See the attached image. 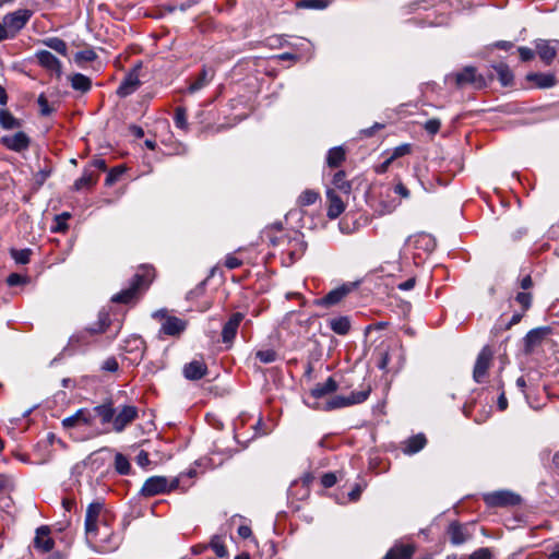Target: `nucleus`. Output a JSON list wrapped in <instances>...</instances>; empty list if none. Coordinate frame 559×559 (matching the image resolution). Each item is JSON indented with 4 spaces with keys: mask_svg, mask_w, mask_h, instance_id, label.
Segmentation results:
<instances>
[{
    "mask_svg": "<svg viewBox=\"0 0 559 559\" xmlns=\"http://www.w3.org/2000/svg\"><path fill=\"white\" fill-rule=\"evenodd\" d=\"M174 121L177 128L186 130L188 128L187 110L183 107H177L174 115Z\"/></svg>",
    "mask_w": 559,
    "mask_h": 559,
    "instance_id": "46",
    "label": "nucleus"
},
{
    "mask_svg": "<svg viewBox=\"0 0 559 559\" xmlns=\"http://www.w3.org/2000/svg\"><path fill=\"white\" fill-rule=\"evenodd\" d=\"M345 159V151L341 146L331 148L326 155V164L330 167H337Z\"/></svg>",
    "mask_w": 559,
    "mask_h": 559,
    "instance_id": "36",
    "label": "nucleus"
},
{
    "mask_svg": "<svg viewBox=\"0 0 559 559\" xmlns=\"http://www.w3.org/2000/svg\"><path fill=\"white\" fill-rule=\"evenodd\" d=\"M103 508L104 504L99 501L88 504L85 514V534L93 535V526H97L99 523L105 521L104 519H100Z\"/></svg>",
    "mask_w": 559,
    "mask_h": 559,
    "instance_id": "15",
    "label": "nucleus"
},
{
    "mask_svg": "<svg viewBox=\"0 0 559 559\" xmlns=\"http://www.w3.org/2000/svg\"><path fill=\"white\" fill-rule=\"evenodd\" d=\"M415 278L414 277H411L408 278L407 281L403 282V283H400L397 285V288L401 289V290H411L414 288L415 286Z\"/></svg>",
    "mask_w": 559,
    "mask_h": 559,
    "instance_id": "63",
    "label": "nucleus"
},
{
    "mask_svg": "<svg viewBox=\"0 0 559 559\" xmlns=\"http://www.w3.org/2000/svg\"><path fill=\"white\" fill-rule=\"evenodd\" d=\"M380 359L378 361V368L381 370H386L390 364V352L389 349H380L379 352Z\"/></svg>",
    "mask_w": 559,
    "mask_h": 559,
    "instance_id": "52",
    "label": "nucleus"
},
{
    "mask_svg": "<svg viewBox=\"0 0 559 559\" xmlns=\"http://www.w3.org/2000/svg\"><path fill=\"white\" fill-rule=\"evenodd\" d=\"M29 16L31 14L26 10L7 14L3 17V24L7 27L9 36H15V34L25 26V24L29 20Z\"/></svg>",
    "mask_w": 559,
    "mask_h": 559,
    "instance_id": "9",
    "label": "nucleus"
},
{
    "mask_svg": "<svg viewBox=\"0 0 559 559\" xmlns=\"http://www.w3.org/2000/svg\"><path fill=\"white\" fill-rule=\"evenodd\" d=\"M38 105L40 106V111L44 116H48L51 112V109L48 106V100L44 95L38 97Z\"/></svg>",
    "mask_w": 559,
    "mask_h": 559,
    "instance_id": "61",
    "label": "nucleus"
},
{
    "mask_svg": "<svg viewBox=\"0 0 559 559\" xmlns=\"http://www.w3.org/2000/svg\"><path fill=\"white\" fill-rule=\"evenodd\" d=\"M23 282L24 278L17 273H11L7 278V283L9 286H16L22 284Z\"/></svg>",
    "mask_w": 559,
    "mask_h": 559,
    "instance_id": "60",
    "label": "nucleus"
},
{
    "mask_svg": "<svg viewBox=\"0 0 559 559\" xmlns=\"http://www.w3.org/2000/svg\"><path fill=\"white\" fill-rule=\"evenodd\" d=\"M119 369V364L115 357H108L102 365V370L116 372Z\"/></svg>",
    "mask_w": 559,
    "mask_h": 559,
    "instance_id": "51",
    "label": "nucleus"
},
{
    "mask_svg": "<svg viewBox=\"0 0 559 559\" xmlns=\"http://www.w3.org/2000/svg\"><path fill=\"white\" fill-rule=\"evenodd\" d=\"M329 326L334 333L338 335H346L349 332L352 324L348 317L341 316L330 319Z\"/></svg>",
    "mask_w": 559,
    "mask_h": 559,
    "instance_id": "32",
    "label": "nucleus"
},
{
    "mask_svg": "<svg viewBox=\"0 0 559 559\" xmlns=\"http://www.w3.org/2000/svg\"><path fill=\"white\" fill-rule=\"evenodd\" d=\"M336 476L335 474L333 473H325L322 477H321V484L323 485V487L325 488H330L332 486H334L336 484Z\"/></svg>",
    "mask_w": 559,
    "mask_h": 559,
    "instance_id": "56",
    "label": "nucleus"
},
{
    "mask_svg": "<svg viewBox=\"0 0 559 559\" xmlns=\"http://www.w3.org/2000/svg\"><path fill=\"white\" fill-rule=\"evenodd\" d=\"M0 141L7 148L14 152L25 151L29 146V138L22 131L4 135Z\"/></svg>",
    "mask_w": 559,
    "mask_h": 559,
    "instance_id": "17",
    "label": "nucleus"
},
{
    "mask_svg": "<svg viewBox=\"0 0 559 559\" xmlns=\"http://www.w3.org/2000/svg\"><path fill=\"white\" fill-rule=\"evenodd\" d=\"M409 153H411V145H409V144H402V145H400V146H396V147L393 150V152H392V154H391L390 158H391L392 160H394V159H396V158H399V157H402V156H404V155H406V154H409Z\"/></svg>",
    "mask_w": 559,
    "mask_h": 559,
    "instance_id": "50",
    "label": "nucleus"
},
{
    "mask_svg": "<svg viewBox=\"0 0 559 559\" xmlns=\"http://www.w3.org/2000/svg\"><path fill=\"white\" fill-rule=\"evenodd\" d=\"M55 542L50 536L49 526L43 525L36 530V534L33 540L34 549L44 555L52 550Z\"/></svg>",
    "mask_w": 559,
    "mask_h": 559,
    "instance_id": "11",
    "label": "nucleus"
},
{
    "mask_svg": "<svg viewBox=\"0 0 559 559\" xmlns=\"http://www.w3.org/2000/svg\"><path fill=\"white\" fill-rule=\"evenodd\" d=\"M251 534H252V531L248 525H240L238 527V535L241 538H249L251 536Z\"/></svg>",
    "mask_w": 559,
    "mask_h": 559,
    "instance_id": "64",
    "label": "nucleus"
},
{
    "mask_svg": "<svg viewBox=\"0 0 559 559\" xmlns=\"http://www.w3.org/2000/svg\"><path fill=\"white\" fill-rule=\"evenodd\" d=\"M144 341L141 336H130L123 342L122 349L126 353L133 354V360H140L144 353Z\"/></svg>",
    "mask_w": 559,
    "mask_h": 559,
    "instance_id": "23",
    "label": "nucleus"
},
{
    "mask_svg": "<svg viewBox=\"0 0 559 559\" xmlns=\"http://www.w3.org/2000/svg\"><path fill=\"white\" fill-rule=\"evenodd\" d=\"M325 194L328 203L326 215L330 219H335L345 211V202L335 189L328 188Z\"/></svg>",
    "mask_w": 559,
    "mask_h": 559,
    "instance_id": "12",
    "label": "nucleus"
},
{
    "mask_svg": "<svg viewBox=\"0 0 559 559\" xmlns=\"http://www.w3.org/2000/svg\"><path fill=\"white\" fill-rule=\"evenodd\" d=\"M455 83L459 87L471 85L474 88H483L486 86V80L481 74H478L473 67H466L462 71L453 75Z\"/></svg>",
    "mask_w": 559,
    "mask_h": 559,
    "instance_id": "6",
    "label": "nucleus"
},
{
    "mask_svg": "<svg viewBox=\"0 0 559 559\" xmlns=\"http://www.w3.org/2000/svg\"><path fill=\"white\" fill-rule=\"evenodd\" d=\"M115 468L121 475H128L130 473V462L122 453H117L115 455Z\"/></svg>",
    "mask_w": 559,
    "mask_h": 559,
    "instance_id": "41",
    "label": "nucleus"
},
{
    "mask_svg": "<svg viewBox=\"0 0 559 559\" xmlns=\"http://www.w3.org/2000/svg\"><path fill=\"white\" fill-rule=\"evenodd\" d=\"M0 126L3 129H14L20 127V123L9 111L0 110Z\"/></svg>",
    "mask_w": 559,
    "mask_h": 559,
    "instance_id": "42",
    "label": "nucleus"
},
{
    "mask_svg": "<svg viewBox=\"0 0 559 559\" xmlns=\"http://www.w3.org/2000/svg\"><path fill=\"white\" fill-rule=\"evenodd\" d=\"M353 287V284H343L342 286L329 292L318 301V304L325 307L334 306L342 301L349 294Z\"/></svg>",
    "mask_w": 559,
    "mask_h": 559,
    "instance_id": "18",
    "label": "nucleus"
},
{
    "mask_svg": "<svg viewBox=\"0 0 559 559\" xmlns=\"http://www.w3.org/2000/svg\"><path fill=\"white\" fill-rule=\"evenodd\" d=\"M93 535L85 534L90 544L98 547L102 551L108 552L118 548L120 537L115 534L106 521L93 526Z\"/></svg>",
    "mask_w": 559,
    "mask_h": 559,
    "instance_id": "2",
    "label": "nucleus"
},
{
    "mask_svg": "<svg viewBox=\"0 0 559 559\" xmlns=\"http://www.w3.org/2000/svg\"><path fill=\"white\" fill-rule=\"evenodd\" d=\"M394 192L405 199L409 197V190L402 182L395 185Z\"/></svg>",
    "mask_w": 559,
    "mask_h": 559,
    "instance_id": "62",
    "label": "nucleus"
},
{
    "mask_svg": "<svg viewBox=\"0 0 559 559\" xmlns=\"http://www.w3.org/2000/svg\"><path fill=\"white\" fill-rule=\"evenodd\" d=\"M38 63L47 71L60 78L62 74V67L60 60L48 50H39L36 52Z\"/></svg>",
    "mask_w": 559,
    "mask_h": 559,
    "instance_id": "16",
    "label": "nucleus"
},
{
    "mask_svg": "<svg viewBox=\"0 0 559 559\" xmlns=\"http://www.w3.org/2000/svg\"><path fill=\"white\" fill-rule=\"evenodd\" d=\"M10 254L17 264H27L31 260L32 249H11Z\"/></svg>",
    "mask_w": 559,
    "mask_h": 559,
    "instance_id": "38",
    "label": "nucleus"
},
{
    "mask_svg": "<svg viewBox=\"0 0 559 559\" xmlns=\"http://www.w3.org/2000/svg\"><path fill=\"white\" fill-rule=\"evenodd\" d=\"M535 49L545 64H550L559 52V40L557 39H537Z\"/></svg>",
    "mask_w": 559,
    "mask_h": 559,
    "instance_id": "8",
    "label": "nucleus"
},
{
    "mask_svg": "<svg viewBox=\"0 0 559 559\" xmlns=\"http://www.w3.org/2000/svg\"><path fill=\"white\" fill-rule=\"evenodd\" d=\"M414 551L415 547L411 544L395 545L388 551L383 559H411Z\"/></svg>",
    "mask_w": 559,
    "mask_h": 559,
    "instance_id": "30",
    "label": "nucleus"
},
{
    "mask_svg": "<svg viewBox=\"0 0 559 559\" xmlns=\"http://www.w3.org/2000/svg\"><path fill=\"white\" fill-rule=\"evenodd\" d=\"M492 554L489 548H479L475 550L469 559H491Z\"/></svg>",
    "mask_w": 559,
    "mask_h": 559,
    "instance_id": "53",
    "label": "nucleus"
},
{
    "mask_svg": "<svg viewBox=\"0 0 559 559\" xmlns=\"http://www.w3.org/2000/svg\"><path fill=\"white\" fill-rule=\"evenodd\" d=\"M207 367L203 360H192L183 367V376L188 380H199L206 374Z\"/></svg>",
    "mask_w": 559,
    "mask_h": 559,
    "instance_id": "22",
    "label": "nucleus"
},
{
    "mask_svg": "<svg viewBox=\"0 0 559 559\" xmlns=\"http://www.w3.org/2000/svg\"><path fill=\"white\" fill-rule=\"evenodd\" d=\"M498 80L503 86H509L513 82V73L506 63L493 66Z\"/></svg>",
    "mask_w": 559,
    "mask_h": 559,
    "instance_id": "35",
    "label": "nucleus"
},
{
    "mask_svg": "<svg viewBox=\"0 0 559 559\" xmlns=\"http://www.w3.org/2000/svg\"><path fill=\"white\" fill-rule=\"evenodd\" d=\"M97 180L98 175L94 170L85 168L82 176L75 180L73 188L76 191L88 190L97 182Z\"/></svg>",
    "mask_w": 559,
    "mask_h": 559,
    "instance_id": "26",
    "label": "nucleus"
},
{
    "mask_svg": "<svg viewBox=\"0 0 559 559\" xmlns=\"http://www.w3.org/2000/svg\"><path fill=\"white\" fill-rule=\"evenodd\" d=\"M44 44L56 52L67 56L68 47L64 40L58 37H51L44 40Z\"/></svg>",
    "mask_w": 559,
    "mask_h": 559,
    "instance_id": "39",
    "label": "nucleus"
},
{
    "mask_svg": "<svg viewBox=\"0 0 559 559\" xmlns=\"http://www.w3.org/2000/svg\"><path fill=\"white\" fill-rule=\"evenodd\" d=\"M274 245H282L286 241V238H281L278 242L272 240ZM288 248L284 252L288 255L290 262L299 259L306 250V245L299 236L292 239H287Z\"/></svg>",
    "mask_w": 559,
    "mask_h": 559,
    "instance_id": "19",
    "label": "nucleus"
},
{
    "mask_svg": "<svg viewBox=\"0 0 559 559\" xmlns=\"http://www.w3.org/2000/svg\"><path fill=\"white\" fill-rule=\"evenodd\" d=\"M416 243L427 251H431L436 247L435 239L428 234H419L416 236Z\"/></svg>",
    "mask_w": 559,
    "mask_h": 559,
    "instance_id": "47",
    "label": "nucleus"
},
{
    "mask_svg": "<svg viewBox=\"0 0 559 559\" xmlns=\"http://www.w3.org/2000/svg\"><path fill=\"white\" fill-rule=\"evenodd\" d=\"M519 53L522 61H530L534 58V51L528 47H519Z\"/></svg>",
    "mask_w": 559,
    "mask_h": 559,
    "instance_id": "59",
    "label": "nucleus"
},
{
    "mask_svg": "<svg viewBox=\"0 0 559 559\" xmlns=\"http://www.w3.org/2000/svg\"><path fill=\"white\" fill-rule=\"evenodd\" d=\"M255 357L263 364H271L277 359V353L272 348L260 349L255 353Z\"/></svg>",
    "mask_w": 559,
    "mask_h": 559,
    "instance_id": "45",
    "label": "nucleus"
},
{
    "mask_svg": "<svg viewBox=\"0 0 559 559\" xmlns=\"http://www.w3.org/2000/svg\"><path fill=\"white\" fill-rule=\"evenodd\" d=\"M92 419H93V417H92V414L90 413V411L81 408V409L76 411L75 414H73L69 417H66L62 420V426L66 429H71V428L80 427V426H90L92 424Z\"/></svg>",
    "mask_w": 559,
    "mask_h": 559,
    "instance_id": "21",
    "label": "nucleus"
},
{
    "mask_svg": "<svg viewBox=\"0 0 559 559\" xmlns=\"http://www.w3.org/2000/svg\"><path fill=\"white\" fill-rule=\"evenodd\" d=\"M320 198L319 192L316 190H305L298 198V204L300 206H309L314 204Z\"/></svg>",
    "mask_w": 559,
    "mask_h": 559,
    "instance_id": "40",
    "label": "nucleus"
},
{
    "mask_svg": "<svg viewBox=\"0 0 559 559\" xmlns=\"http://www.w3.org/2000/svg\"><path fill=\"white\" fill-rule=\"evenodd\" d=\"M97 58V55L94 50L92 49H86V50H82V51H79L76 55H75V59L78 61H87V62H91V61H94L95 59Z\"/></svg>",
    "mask_w": 559,
    "mask_h": 559,
    "instance_id": "48",
    "label": "nucleus"
},
{
    "mask_svg": "<svg viewBox=\"0 0 559 559\" xmlns=\"http://www.w3.org/2000/svg\"><path fill=\"white\" fill-rule=\"evenodd\" d=\"M544 335L545 332L542 329L531 330L525 336L526 350L531 352L536 345H538L542 342Z\"/></svg>",
    "mask_w": 559,
    "mask_h": 559,
    "instance_id": "37",
    "label": "nucleus"
},
{
    "mask_svg": "<svg viewBox=\"0 0 559 559\" xmlns=\"http://www.w3.org/2000/svg\"><path fill=\"white\" fill-rule=\"evenodd\" d=\"M441 127V122L438 119H429L425 123V129L430 134H436Z\"/></svg>",
    "mask_w": 559,
    "mask_h": 559,
    "instance_id": "55",
    "label": "nucleus"
},
{
    "mask_svg": "<svg viewBox=\"0 0 559 559\" xmlns=\"http://www.w3.org/2000/svg\"><path fill=\"white\" fill-rule=\"evenodd\" d=\"M154 278V269L147 265H143L139 269V271L132 277L130 286L127 289L121 290L120 293L114 295L111 297V301L128 304L136 295L145 290Z\"/></svg>",
    "mask_w": 559,
    "mask_h": 559,
    "instance_id": "1",
    "label": "nucleus"
},
{
    "mask_svg": "<svg viewBox=\"0 0 559 559\" xmlns=\"http://www.w3.org/2000/svg\"><path fill=\"white\" fill-rule=\"evenodd\" d=\"M426 443V437L423 433H418L404 441L402 450L405 454L413 455L424 449Z\"/></svg>",
    "mask_w": 559,
    "mask_h": 559,
    "instance_id": "27",
    "label": "nucleus"
},
{
    "mask_svg": "<svg viewBox=\"0 0 559 559\" xmlns=\"http://www.w3.org/2000/svg\"><path fill=\"white\" fill-rule=\"evenodd\" d=\"M515 300L522 306L523 310L526 311L532 304V296L530 293H519Z\"/></svg>",
    "mask_w": 559,
    "mask_h": 559,
    "instance_id": "49",
    "label": "nucleus"
},
{
    "mask_svg": "<svg viewBox=\"0 0 559 559\" xmlns=\"http://www.w3.org/2000/svg\"><path fill=\"white\" fill-rule=\"evenodd\" d=\"M369 393L370 389H366L358 392H352L348 396L336 395L330 399L321 408L323 411H332L359 404L368 399Z\"/></svg>",
    "mask_w": 559,
    "mask_h": 559,
    "instance_id": "5",
    "label": "nucleus"
},
{
    "mask_svg": "<svg viewBox=\"0 0 559 559\" xmlns=\"http://www.w3.org/2000/svg\"><path fill=\"white\" fill-rule=\"evenodd\" d=\"M211 548L219 558H225L228 556L227 549L225 547L224 540L221 536H214L210 543Z\"/></svg>",
    "mask_w": 559,
    "mask_h": 559,
    "instance_id": "43",
    "label": "nucleus"
},
{
    "mask_svg": "<svg viewBox=\"0 0 559 559\" xmlns=\"http://www.w3.org/2000/svg\"><path fill=\"white\" fill-rule=\"evenodd\" d=\"M493 353L489 346H484L479 352L473 371V378L477 383H481L490 367Z\"/></svg>",
    "mask_w": 559,
    "mask_h": 559,
    "instance_id": "7",
    "label": "nucleus"
},
{
    "mask_svg": "<svg viewBox=\"0 0 559 559\" xmlns=\"http://www.w3.org/2000/svg\"><path fill=\"white\" fill-rule=\"evenodd\" d=\"M241 263H242L241 260H239L238 258H236L233 254H228L225 259V266L229 270L239 267L241 265Z\"/></svg>",
    "mask_w": 559,
    "mask_h": 559,
    "instance_id": "57",
    "label": "nucleus"
},
{
    "mask_svg": "<svg viewBox=\"0 0 559 559\" xmlns=\"http://www.w3.org/2000/svg\"><path fill=\"white\" fill-rule=\"evenodd\" d=\"M332 183L334 186L333 189H335V191L338 190L341 193L349 195L352 191V183L348 180H346V175L343 170L337 171L333 176Z\"/></svg>",
    "mask_w": 559,
    "mask_h": 559,
    "instance_id": "33",
    "label": "nucleus"
},
{
    "mask_svg": "<svg viewBox=\"0 0 559 559\" xmlns=\"http://www.w3.org/2000/svg\"><path fill=\"white\" fill-rule=\"evenodd\" d=\"M337 388V382L332 377H330L325 382L317 383L314 385V388L311 390V396L314 399H321L325 395L335 392Z\"/></svg>",
    "mask_w": 559,
    "mask_h": 559,
    "instance_id": "29",
    "label": "nucleus"
},
{
    "mask_svg": "<svg viewBox=\"0 0 559 559\" xmlns=\"http://www.w3.org/2000/svg\"><path fill=\"white\" fill-rule=\"evenodd\" d=\"M526 80L538 88H549L556 85V76L551 73H528Z\"/></svg>",
    "mask_w": 559,
    "mask_h": 559,
    "instance_id": "25",
    "label": "nucleus"
},
{
    "mask_svg": "<svg viewBox=\"0 0 559 559\" xmlns=\"http://www.w3.org/2000/svg\"><path fill=\"white\" fill-rule=\"evenodd\" d=\"M141 85L139 73L136 70L129 72L117 88V95L127 97L134 93Z\"/></svg>",
    "mask_w": 559,
    "mask_h": 559,
    "instance_id": "20",
    "label": "nucleus"
},
{
    "mask_svg": "<svg viewBox=\"0 0 559 559\" xmlns=\"http://www.w3.org/2000/svg\"><path fill=\"white\" fill-rule=\"evenodd\" d=\"M179 485L180 477H174L168 480L165 476H152L144 481L140 493L145 498L154 497L176 490L179 488Z\"/></svg>",
    "mask_w": 559,
    "mask_h": 559,
    "instance_id": "3",
    "label": "nucleus"
},
{
    "mask_svg": "<svg viewBox=\"0 0 559 559\" xmlns=\"http://www.w3.org/2000/svg\"><path fill=\"white\" fill-rule=\"evenodd\" d=\"M106 328H107V316H104V317L100 316L99 322L97 323V325L94 328L87 329V332H90L91 334H98V333L105 332Z\"/></svg>",
    "mask_w": 559,
    "mask_h": 559,
    "instance_id": "54",
    "label": "nucleus"
},
{
    "mask_svg": "<svg viewBox=\"0 0 559 559\" xmlns=\"http://www.w3.org/2000/svg\"><path fill=\"white\" fill-rule=\"evenodd\" d=\"M135 461H136V464L141 467H146L150 465V459H148V453L144 450H141L136 457H135Z\"/></svg>",
    "mask_w": 559,
    "mask_h": 559,
    "instance_id": "58",
    "label": "nucleus"
},
{
    "mask_svg": "<svg viewBox=\"0 0 559 559\" xmlns=\"http://www.w3.org/2000/svg\"><path fill=\"white\" fill-rule=\"evenodd\" d=\"M70 82L71 86L74 90L80 91L82 93L88 92L92 87L91 79L81 73H75L72 76H70Z\"/></svg>",
    "mask_w": 559,
    "mask_h": 559,
    "instance_id": "34",
    "label": "nucleus"
},
{
    "mask_svg": "<svg viewBox=\"0 0 559 559\" xmlns=\"http://www.w3.org/2000/svg\"><path fill=\"white\" fill-rule=\"evenodd\" d=\"M245 316L241 312H235L224 324L222 330V341L224 344L231 345L242 322Z\"/></svg>",
    "mask_w": 559,
    "mask_h": 559,
    "instance_id": "14",
    "label": "nucleus"
},
{
    "mask_svg": "<svg viewBox=\"0 0 559 559\" xmlns=\"http://www.w3.org/2000/svg\"><path fill=\"white\" fill-rule=\"evenodd\" d=\"M331 0H301L297 5L300 8L323 10L328 8Z\"/></svg>",
    "mask_w": 559,
    "mask_h": 559,
    "instance_id": "44",
    "label": "nucleus"
},
{
    "mask_svg": "<svg viewBox=\"0 0 559 559\" xmlns=\"http://www.w3.org/2000/svg\"><path fill=\"white\" fill-rule=\"evenodd\" d=\"M448 534L450 542L455 545L464 544L471 535L466 532V528L457 522H452L448 527Z\"/></svg>",
    "mask_w": 559,
    "mask_h": 559,
    "instance_id": "24",
    "label": "nucleus"
},
{
    "mask_svg": "<svg viewBox=\"0 0 559 559\" xmlns=\"http://www.w3.org/2000/svg\"><path fill=\"white\" fill-rule=\"evenodd\" d=\"M485 501L490 507H507L518 504L520 497L511 491H496L487 495Z\"/></svg>",
    "mask_w": 559,
    "mask_h": 559,
    "instance_id": "13",
    "label": "nucleus"
},
{
    "mask_svg": "<svg viewBox=\"0 0 559 559\" xmlns=\"http://www.w3.org/2000/svg\"><path fill=\"white\" fill-rule=\"evenodd\" d=\"M152 317L159 320L160 335L179 336L187 329V321L178 317L169 316L166 309H159L153 312Z\"/></svg>",
    "mask_w": 559,
    "mask_h": 559,
    "instance_id": "4",
    "label": "nucleus"
},
{
    "mask_svg": "<svg viewBox=\"0 0 559 559\" xmlns=\"http://www.w3.org/2000/svg\"><path fill=\"white\" fill-rule=\"evenodd\" d=\"M214 78V71L203 68L199 76L189 85L188 92L193 94L207 86Z\"/></svg>",
    "mask_w": 559,
    "mask_h": 559,
    "instance_id": "28",
    "label": "nucleus"
},
{
    "mask_svg": "<svg viewBox=\"0 0 559 559\" xmlns=\"http://www.w3.org/2000/svg\"><path fill=\"white\" fill-rule=\"evenodd\" d=\"M138 417V408L133 405H123L120 411L115 414L114 430L122 432L128 425L134 421Z\"/></svg>",
    "mask_w": 559,
    "mask_h": 559,
    "instance_id": "10",
    "label": "nucleus"
},
{
    "mask_svg": "<svg viewBox=\"0 0 559 559\" xmlns=\"http://www.w3.org/2000/svg\"><path fill=\"white\" fill-rule=\"evenodd\" d=\"M93 411L95 415L100 418L102 424H114L116 411L111 402L97 405L93 408Z\"/></svg>",
    "mask_w": 559,
    "mask_h": 559,
    "instance_id": "31",
    "label": "nucleus"
}]
</instances>
